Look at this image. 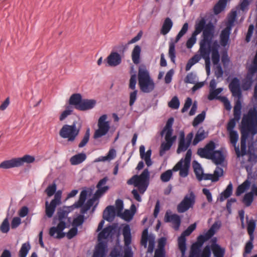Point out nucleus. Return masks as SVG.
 <instances>
[{
    "label": "nucleus",
    "instance_id": "obj_1",
    "mask_svg": "<svg viewBox=\"0 0 257 257\" xmlns=\"http://www.w3.org/2000/svg\"><path fill=\"white\" fill-rule=\"evenodd\" d=\"M229 88L232 96L237 98L233 108L234 118L230 119L227 125V131L231 132L234 131L233 129L235 126L236 122L240 119L241 114L242 92L239 79L236 77L233 78L229 84Z\"/></svg>",
    "mask_w": 257,
    "mask_h": 257
},
{
    "label": "nucleus",
    "instance_id": "obj_2",
    "mask_svg": "<svg viewBox=\"0 0 257 257\" xmlns=\"http://www.w3.org/2000/svg\"><path fill=\"white\" fill-rule=\"evenodd\" d=\"M74 208L73 206H66L59 208L57 212L56 216L53 218V224H55L57 221L59 222L56 226L50 228L49 234L50 236L57 239H61L65 236V233L63 231L66 227L65 220L70 221V218L68 217V214Z\"/></svg>",
    "mask_w": 257,
    "mask_h": 257
},
{
    "label": "nucleus",
    "instance_id": "obj_3",
    "mask_svg": "<svg viewBox=\"0 0 257 257\" xmlns=\"http://www.w3.org/2000/svg\"><path fill=\"white\" fill-rule=\"evenodd\" d=\"M210 29L212 33V36H214L215 26L213 24L209 22L206 24V21L204 18H202L200 20L197 21L195 25V30L193 32L191 37L187 40L186 42V47L187 48H191L196 41V36L199 34L201 32L202 33V38L204 39V33L208 29Z\"/></svg>",
    "mask_w": 257,
    "mask_h": 257
},
{
    "label": "nucleus",
    "instance_id": "obj_4",
    "mask_svg": "<svg viewBox=\"0 0 257 257\" xmlns=\"http://www.w3.org/2000/svg\"><path fill=\"white\" fill-rule=\"evenodd\" d=\"M138 76V84L141 91L149 93L154 90L155 84L149 71L145 67L139 68Z\"/></svg>",
    "mask_w": 257,
    "mask_h": 257
},
{
    "label": "nucleus",
    "instance_id": "obj_5",
    "mask_svg": "<svg viewBox=\"0 0 257 257\" xmlns=\"http://www.w3.org/2000/svg\"><path fill=\"white\" fill-rule=\"evenodd\" d=\"M211 30L209 28L204 33V39H201L199 42V46L201 47V45L203 42H204V39L208 41V43L206 44L205 48L207 49L210 50V54L211 53V59L214 65L220 64V55L218 51L219 45L217 44V41H214L212 44V40L214 38V36H212V33L211 32Z\"/></svg>",
    "mask_w": 257,
    "mask_h": 257
},
{
    "label": "nucleus",
    "instance_id": "obj_6",
    "mask_svg": "<svg viewBox=\"0 0 257 257\" xmlns=\"http://www.w3.org/2000/svg\"><path fill=\"white\" fill-rule=\"evenodd\" d=\"M150 172L148 169H145L140 175H134L127 181V184L133 185L137 187L140 193L144 194L149 185Z\"/></svg>",
    "mask_w": 257,
    "mask_h": 257
},
{
    "label": "nucleus",
    "instance_id": "obj_7",
    "mask_svg": "<svg viewBox=\"0 0 257 257\" xmlns=\"http://www.w3.org/2000/svg\"><path fill=\"white\" fill-rule=\"evenodd\" d=\"M80 127H76V121H73L71 125L64 124L59 131L60 136L67 139L68 142H73L79 134Z\"/></svg>",
    "mask_w": 257,
    "mask_h": 257
},
{
    "label": "nucleus",
    "instance_id": "obj_8",
    "mask_svg": "<svg viewBox=\"0 0 257 257\" xmlns=\"http://www.w3.org/2000/svg\"><path fill=\"white\" fill-rule=\"evenodd\" d=\"M192 151L188 149L185 155L184 160L181 159L173 167L172 170L174 172L180 171L179 175L181 177H187L189 173V168L191 160Z\"/></svg>",
    "mask_w": 257,
    "mask_h": 257
},
{
    "label": "nucleus",
    "instance_id": "obj_9",
    "mask_svg": "<svg viewBox=\"0 0 257 257\" xmlns=\"http://www.w3.org/2000/svg\"><path fill=\"white\" fill-rule=\"evenodd\" d=\"M107 115H102L98 120V128L94 133L93 138L95 140L99 139L105 136L109 131V122L106 121Z\"/></svg>",
    "mask_w": 257,
    "mask_h": 257
},
{
    "label": "nucleus",
    "instance_id": "obj_10",
    "mask_svg": "<svg viewBox=\"0 0 257 257\" xmlns=\"http://www.w3.org/2000/svg\"><path fill=\"white\" fill-rule=\"evenodd\" d=\"M196 196L194 193L191 190L189 194H186L183 200L177 205V209L179 213H184L192 208L195 203Z\"/></svg>",
    "mask_w": 257,
    "mask_h": 257
},
{
    "label": "nucleus",
    "instance_id": "obj_11",
    "mask_svg": "<svg viewBox=\"0 0 257 257\" xmlns=\"http://www.w3.org/2000/svg\"><path fill=\"white\" fill-rule=\"evenodd\" d=\"M215 143L211 141L203 148H199L197 153L202 158L210 159L213 157L212 155L215 151Z\"/></svg>",
    "mask_w": 257,
    "mask_h": 257
},
{
    "label": "nucleus",
    "instance_id": "obj_12",
    "mask_svg": "<svg viewBox=\"0 0 257 257\" xmlns=\"http://www.w3.org/2000/svg\"><path fill=\"white\" fill-rule=\"evenodd\" d=\"M204 42H203L199 47V52H200L202 58L204 59L205 63V69L207 75H209L210 72V50L207 49L205 48V45L208 43L207 40L204 39Z\"/></svg>",
    "mask_w": 257,
    "mask_h": 257
},
{
    "label": "nucleus",
    "instance_id": "obj_13",
    "mask_svg": "<svg viewBox=\"0 0 257 257\" xmlns=\"http://www.w3.org/2000/svg\"><path fill=\"white\" fill-rule=\"evenodd\" d=\"M176 139V136H175L165 135V142H163L160 148L159 155L160 156H163L166 151H169L171 149Z\"/></svg>",
    "mask_w": 257,
    "mask_h": 257
},
{
    "label": "nucleus",
    "instance_id": "obj_14",
    "mask_svg": "<svg viewBox=\"0 0 257 257\" xmlns=\"http://www.w3.org/2000/svg\"><path fill=\"white\" fill-rule=\"evenodd\" d=\"M164 220L166 222H172L173 227L175 230H178L180 227L181 220L180 217L176 214L169 215L167 212L165 215Z\"/></svg>",
    "mask_w": 257,
    "mask_h": 257
},
{
    "label": "nucleus",
    "instance_id": "obj_15",
    "mask_svg": "<svg viewBox=\"0 0 257 257\" xmlns=\"http://www.w3.org/2000/svg\"><path fill=\"white\" fill-rule=\"evenodd\" d=\"M108 178L107 177H105L103 179L99 180L96 185L97 190L96 191L94 194L95 198L100 197L109 189V187L107 186L102 187L103 185L106 184Z\"/></svg>",
    "mask_w": 257,
    "mask_h": 257
},
{
    "label": "nucleus",
    "instance_id": "obj_16",
    "mask_svg": "<svg viewBox=\"0 0 257 257\" xmlns=\"http://www.w3.org/2000/svg\"><path fill=\"white\" fill-rule=\"evenodd\" d=\"M230 142L234 148V150L237 158L241 156V151H240L239 146H236L238 140V135L236 131L228 132Z\"/></svg>",
    "mask_w": 257,
    "mask_h": 257
},
{
    "label": "nucleus",
    "instance_id": "obj_17",
    "mask_svg": "<svg viewBox=\"0 0 257 257\" xmlns=\"http://www.w3.org/2000/svg\"><path fill=\"white\" fill-rule=\"evenodd\" d=\"M121 62L120 55L117 52H111L107 58V63L109 66L115 67Z\"/></svg>",
    "mask_w": 257,
    "mask_h": 257
},
{
    "label": "nucleus",
    "instance_id": "obj_18",
    "mask_svg": "<svg viewBox=\"0 0 257 257\" xmlns=\"http://www.w3.org/2000/svg\"><path fill=\"white\" fill-rule=\"evenodd\" d=\"M140 157L142 159L145 160L146 165L150 167L152 165V161L151 159V155H152V150L151 149L148 150L145 153V147L144 145H141L140 147Z\"/></svg>",
    "mask_w": 257,
    "mask_h": 257
},
{
    "label": "nucleus",
    "instance_id": "obj_19",
    "mask_svg": "<svg viewBox=\"0 0 257 257\" xmlns=\"http://www.w3.org/2000/svg\"><path fill=\"white\" fill-rule=\"evenodd\" d=\"M96 104L95 99H83L81 104L79 106V110L86 111L92 109Z\"/></svg>",
    "mask_w": 257,
    "mask_h": 257
},
{
    "label": "nucleus",
    "instance_id": "obj_20",
    "mask_svg": "<svg viewBox=\"0 0 257 257\" xmlns=\"http://www.w3.org/2000/svg\"><path fill=\"white\" fill-rule=\"evenodd\" d=\"M231 26H227L221 32L220 35V43L221 46L225 47L228 44L231 31Z\"/></svg>",
    "mask_w": 257,
    "mask_h": 257
},
{
    "label": "nucleus",
    "instance_id": "obj_21",
    "mask_svg": "<svg viewBox=\"0 0 257 257\" xmlns=\"http://www.w3.org/2000/svg\"><path fill=\"white\" fill-rule=\"evenodd\" d=\"M114 228L112 225H109L105 227L98 234V239H106L109 237H112L113 234Z\"/></svg>",
    "mask_w": 257,
    "mask_h": 257
},
{
    "label": "nucleus",
    "instance_id": "obj_22",
    "mask_svg": "<svg viewBox=\"0 0 257 257\" xmlns=\"http://www.w3.org/2000/svg\"><path fill=\"white\" fill-rule=\"evenodd\" d=\"M212 240L213 242L211 244V248L214 255L215 257H223L224 250L221 248V247L216 243V238L212 239Z\"/></svg>",
    "mask_w": 257,
    "mask_h": 257
},
{
    "label": "nucleus",
    "instance_id": "obj_23",
    "mask_svg": "<svg viewBox=\"0 0 257 257\" xmlns=\"http://www.w3.org/2000/svg\"><path fill=\"white\" fill-rule=\"evenodd\" d=\"M174 122V118L173 117H170L169 118L166 124L164 127V128L161 131L160 135L162 137L165 133V135H168V136H172L173 130L172 128L173 124Z\"/></svg>",
    "mask_w": 257,
    "mask_h": 257
},
{
    "label": "nucleus",
    "instance_id": "obj_24",
    "mask_svg": "<svg viewBox=\"0 0 257 257\" xmlns=\"http://www.w3.org/2000/svg\"><path fill=\"white\" fill-rule=\"evenodd\" d=\"M106 244L103 242H99L95 248L92 257H104L105 254Z\"/></svg>",
    "mask_w": 257,
    "mask_h": 257
},
{
    "label": "nucleus",
    "instance_id": "obj_25",
    "mask_svg": "<svg viewBox=\"0 0 257 257\" xmlns=\"http://www.w3.org/2000/svg\"><path fill=\"white\" fill-rule=\"evenodd\" d=\"M17 158H13L11 160H6L0 164V168L9 169L15 167H19Z\"/></svg>",
    "mask_w": 257,
    "mask_h": 257
},
{
    "label": "nucleus",
    "instance_id": "obj_26",
    "mask_svg": "<svg viewBox=\"0 0 257 257\" xmlns=\"http://www.w3.org/2000/svg\"><path fill=\"white\" fill-rule=\"evenodd\" d=\"M82 99L80 93H74L70 96L69 103L70 105H74L75 108L78 110L79 106L81 104Z\"/></svg>",
    "mask_w": 257,
    "mask_h": 257
},
{
    "label": "nucleus",
    "instance_id": "obj_27",
    "mask_svg": "<svg viewBox=\"0 0 257 257\" xmlns=\"http://www.w3.org/2000/svg\"><path fill=\"white\" fill-rule=\"evenodd\" d=\"M173 25V23L171 19L170 18H166L160 30L161 34L163 35H167L172 29Z\"/></svg>",
    "mask_w": 257,
    "mask_h": 257
},
{
    "label": "nucleus",
    "instance_id": "obj_28",
    "mask_svg": "<svg viewBox=\"0 0 257 257\" xmlns=\"http://www.w3.org/2000/svg\"><path fill=\"white\" fill-rule=\"evenodd\" d=\"M86 159V155L84 153H79L73 156L70 159L72 165H77L81 164Z\"/></svg>",
    "mask_w": 257,
    "mask_h": 257
},
{
    "label": "nucleus",
    "instance_id": "obj_29",
    "mask_svg": "<svg viewBox=\"0 0 257 257\" xmlns=\"http://www.w3.org/2000/svg\"><path fill=\"white\" fill-rule=\"evenodd\" d=\"M207 136L208 134L205 132L202 127L199 128L195 135V138L192 142V145L193 146H196L200 142L204 140Z\"/></svg>",
    "mask_w": 257,
    "mask_h": 257
},
{
    "label": "nucleus",
    "instance_id": "obj_30",
    "mask_svg": "<svg viewBox=\"0 0 257 257\" xmlns=\"http://www.w3.org/2000/svg\"><path fill=\"white\" fill-rule=\"evenodd\" d=\"M115 213V209L113 206L109 205L106 207L103 211V218L108 221L111 220L114 216Z\"/></svg>",
    "mask_w": 257,
    "mask_h": 257
},
{
    "label": "nucleus",
    "instance_id": "obj_31",
    "mask_svg": "<svg viewBox=\"0 0 257 257\" xmlns=\"http://www.w3.org/2000/svg\"><path fill=\"white\" fill-rule=\"evenodd\" d=\"M122 234L124 237V242L125 245H128L131 244L132 241V236L131 233V228L130 225L126 224L122 229Z\"/></svg>",
    "mask_w": 257,
    "mask_h": 257
},
{
    "label": "nucleus",
    "instance_id": "obj_32",
    "mask_svg": "<svg viewBox=\"0 0 257 257\" xmlns=\"http://www.w3.org/2000/svg\"><path fill=\"white\" fill-rule=\"evenodd\" d=\"M141 52V48L139 45H136L132 51V61L135 64H138L140 62V56Z\"/></svg>",
    "mask_w": 257,
    "mask_h": 257
},
{
    "label": "nucleus",
    "instance_id": "obj_33",
    "mask_svg": "<svg viewBox=\"0 0 257 257\" xmlns=\"http://www.w3.org/2000/svg\"><path fill=\"white\" fill-rule=\"evenodd\" d=\"M194 171L196 178L199 181L202 180V175H203V171L201 165L196 161H194L192 163Z\"/></svg>",
    "mask_w": 257,
    "mask_h": 257
},
{
    "label": "nucleus",
    "instance_id": "obj_34",
    "mask_svg": "<svg viewBox=\"0 0 257 257\" xmlns=\"http://www.w3.org/2000/svg\"><path fill=\"white\" fill-rule=\"evenodd\" d=\"M213 157L210 159L213 160L216 165L221 164L224 160L223 152L221 150H216L214 152Z\"/></svg>",
    "mask_w": 257,
    "mask_h": 257
},
{
    "label": "nucleus",
    "instance_id": "obj_35",
    "mask_svg": "<svg viewBox=\"0 0 257 257\" xmlns=\"http://www.w3.org/2000/svg\"><path fill=\"white\" fill-rule=\"evenodd\" d=\"M57 205L48 201L45 202V214L48 218H51L55 211Z\"/></svg>",
    "mask_w": 257,
    "mask_h": 257
},
{
    "label": "nucleus",
    "instance_id": "obj_36",
    "mask_svg": "<svg viewBox=\"0 0 257 257\" xmlns=\"http://www.w3.org/2000/svg\"><path fill=\"white\" fill-rule=\"evenodd\" d=\"M233 186L231 182H230L226 189L220 194L219 201H223L229 197L232 193Z\"/></svg>",
    "mask_w": 257,
    "mask_h": 257
},
{
    "label": "nucleus",
    "instance_id": "obj_37",
    "mask_svg": "<svg viewBox=\"0 0 257 257\" xmlns=\"http://www.w3.org/2000/svg\"><path fill=\"white\" fill-rule=\"evenodd\" d=\"M250 183L248 180H246L241 185H239L235 192V195L237 196H240L247 190L250 186Z\"/></svg>",
    "mask_w": 257,
    "mask_h": 257
},
{
    "label": "nucleus",
    "instance_id": "obj_38",
    "mask_svg": "<svg viewBox=\"0 0 257 257\" xmlns=\"http://www.w3.org/2000/svg\"><path fill=\"white\" fill-rule=\"evenodd\" d=\"M87 195V192L86 190H83L81 192L79 200L76 202L72 206L74 208H79L82 206L86 200Z\"/></svg>",
    "mask_w": 257,
    "mask_h": 257
},
{
    "label": "nucleus",
    "instance_id": "obj_39",
    "mask_svg": "<svg viewBox=\"0 0 257 257\" xmlns=\"http://www.w3.org/2000/svg\"><path fill=\"white\" fill-rule=\"evenodd\" d=\"M248 135H244L243 133L241 134V140H240V147L241 156H244L246 154V140L248 137Z\"/></svg>",
    "mask_w": 257,
    "mask_h": 257
},
{
    "label": "nucleus",
    "instance_id": "obj_40",
    "mask_svg": "<svg viewBox=\"0 0 257 257\" xmlns=\"http://www.w3.org/2000/svg\"><path fill=\"white\" fill-rule=\"evenodd\" d=\"M30 249L31 245L29 242L22 244L19 252V257H26Z\"/></svg>",
    "mask_w": 257,
    "mask_h": 257
},
{
    "label": "nucleus",
    "instance_id": "obj_41",
    "mask_svg": "<svg viewBox=\"0 0 257 257\" xmlns=\"http://www.w3.org/2000/svg\"><path fill=\"white\" fill-rule=\"evenodd\" d=\"M19 166H22L25 162L31 163L34 162L35 158L33 156L26 155L22 158H17Z\"/></svg>",
    "mask_w": 257,
    "mask_h": 257
},
{
    "label": "nucleus",
    "instance_id": "obj_42",
    "mask_svg": "<svg viewBox=\"0 0 257 257\" xmlns=\"http://www.w3.org/2000/svg\"><path fill=\"white\" fill-rule=\"evenodd\" d=\"M255 226V222L253 219H251L247 222V230L250 237V239L251 240L253 239V232Z\"/></svg>",
    "mask_w": 257,
    "mask_h": 257
},
{
    "label": "nucleus",
    "instance_id": "obj_43",
    "mask_svg": "<svg viewBox=\"0 0 257 257\" xmlns=\"http://www.w3.org/2000/svg\"><path fill=\"white\" fill-rule=\"evenodd\" d=\"M253 201V192H252L246 193L242 200V202L246 207L249 206L251 204Z\"/></svg>",
    "mask_w": 257,
    "mask_h": 257
},
{
    "label": "nucleus",
    "instance_id": "obj_44",
    "mask_svg": "<svg viewBox=\"0 0 257 257\" xmlns=\"http://www.w3.org/2000/svg\"><path fill=\"white\" fill-rule=\"evenodd\" d=\"M178 247L182 254H184L186 249V239L184 236L180 235L178 239Z\"/></svg>",
    "mask_w": 257,
    "mask_h": 257
},
{
    "label": "nucleus",
    "instance_id": "obj_45",
    "mask_svg": "<svg viewBox=\"0 0 257 257\" xmlns=\"http://www.w3.org/2000/svg\"><path fill=\"white\" fill-rule=\"evenodd\" d=\"M176 42H171L169 44V56L171 61L175 63L176 58L175 43Z\"/></svg>",
    "mask_w": 257,
    "mask_h": 257
},
{
    "label": "nucleus",
    "instance_id": "obj_46",
    "mask_svg": "<svg viewBox=\"0 0 257 257\" xmlns=\"http://www.w3.org/2000/svg\"><path fill=\"white\" fill-rule=\"evenodd\" d=\"M95 201V198L90 199L87 200L86 203L83 206H82L80 212L82 214L84 215L89 210L91 207L93 205Z\"/></svg>",
    "mask_w": 257,
    "mask_h": 257
},
{
    "label": "nucleus",
    "instance_id": "obj_47",
    "mask_svg": "<svg viewBox=\"0 0 257 257\" xmlns=\"http://www.w3.org/2000/svg\"><path fill=\"white\" fill-rule=\"evenodd\" d=\"M205 111H203L202 112L198 114L194 119L192 125L195 127L197 126L199 123L203 122L205 118Z\"/></svg>",
    "mask_w": 257,
    "mask_h": 257
},
{
    "label": "nucleus",
    "instance_id": "obj_48",
    "mask_svg": "<svg viewBox=\"0 0 257 257\" xmlns=\"http://www.w3.org/2000/svg\"><path fill=\"white\" fill-rule=\"evenodd\" d=\"M90 138V128H88L86 131L83 139L78 144V147L80 148H83L88 143Z\"/></svg>",
    "mask_w": 257,
    "mask_h": 257
},
{
    "label": "nucleus",
    "instance_id": "obj_49",
    "mask_svg": "<svg viewBox=\"0 0 257 257\" xmlns=\"http://www.w3.org/2000/svg\"><path fill=\"white\" fill-rule=\"evenodd\" d=\"M190 144L186 142L185 141H179L178 147L177 149V154H180L182 152H185L187 150L189 147L190 146Z\"/></svg>",
    "mask_w": 257,
    "mask_h": 257
},
{
    "label": "nucleus",
    "instance_id": "obj_50",
    "mask_svg": "<svg viewBox=\"0 0 257 257\" xmlns=\"http://www.w3.org/2000/svg\"><path fill=\"white\" fill-rule=\"evenodd\" d=\"M135 214V212L131 211L129 210H125L123 213L117 214L118 216H121L122 218L126 221L131 220Z\"/></svg>",
    "mask_w": 257,
    "mask_h": 257
},
{
    "label": "nucleus",
    "instance_id": "obj_51",
    "mask_svg": "<svg viewBox=\"0 0 257 257\" xmlns=\"http://www.w3.org/2000/svg\"><path fill=\"white\" fill-rule=\"evenodd\" d=\"M223 88H218L217 89H212V90H211L208 95V99L210 100H213L215 98L218 99L219 97H217V95L220 94Z\"/></svg>",
    "mask_w": 257,
    "mask_h": 257
},
{
    "label": "nucleus",
    "instance_id": "obj_52",
    "mask_svg": "<svg viewBox=\"0 0 257 257\" xmlns=\"http://www.w3.org/2000/svg\"><path fill=\"white\" fill-rule=\"evenodd\" d=\"M172 171V170H168L163 173L160 176L161 181L163 182H168L173 176Z\"/></svg>",
    "mask_w": 257,
    "mask_h": 257
},
{
    "label": "nucleus",
    "instance_id": "obj_53",
    "mask_svg": "<svg viewBox=\"0 0 257 257\" xmlns=\"http://www.w3.org/2000/svg\"><path fill=\"white\" fill-rule=\"evenodd\" d=\"M73 111V107L71 106L68 105L66 107V109L63 111L59 117L60 121L64 120L68 115H70Z\"/></svg>",
    "mask_w": 257,
    "mask_h": 257
},
{
    "label": "nucleus",
    "instance_id": "obj_54",
    "mask_svg": "<svg viewBox=\"0 0 257 257\" xmlns=\"http://www.w3.org/2000/svg\"><path fill=\"white\" fill-rule=\"evenodd\" d=\"M223 169L220 167H217L212 174V182H217L219 180V177L223 175Z\"/></svg>",
    "mask_w": 257,
    "mask_h": 257
},
{
    "label": "nucleus",
    "instance_id": "obj_55",
    "mask_svg": "<svg viewBox=\"0 0 257 257\" xmlns=\"http://www.w3.org/2000/svg\"><path fill=\"white\" fill-rule=\"evenodd\" d=\"M188 29V24L187 23H185L183 25L177 35L175 39V42L177 43L187 32Z\"/></svg>",
    "mask_w": 257,
    "mask_h": 257
},
{
    "label": "nucleus",
    "instance_id": "obj_56",
    "mask_svg": "<svg viewBox=\"0 0 257 257\" xmlns=\"http://www.w3.org/2000/svg\"><path fill=\"white\" fill-rule=\"evenodd\" d=\"M85 220L84 215H79L76 218L73 219L72 225L77 228L78 226L81 225Z\"/></svg>",
    "mask_w": 257,
    "mask_h": 257
},
{
    "label": "nucleus",
    "instance_id": "obj_57",
    "mask_svg": "<svg viewBox=\"0 0 257 257\" xmlns=\"http://www.w3.org/2000/svg\"><path fill=\"white\" fill-rule=\"evenodd\" d=\"M184 82L186 83L195 84L196 82V74L193 72L189 73L185 78Z\"/></svg>",
    "mask_w": 257,
    "mask_h": 257
},
{
    "label": "nucleus",
    "instance_id": "obj_58",
    "mask_svg": "<svg viewBox=\"0 0 257 257\" xmlns=\"http://www.w3.org/2000/svg\"><path fill=\"white\" fill-rule=\"evenodd\" d=\"M0 230L2 232L6 233L10 230V223L8 218H6L0 226Z\"/></svg>",
    "mask_w": 257,
    "mask_h": 257
},
{
    "label": "nucleus",
    "instance_id": "obj_59",
    "mask_svg": "<svg viewBox=\"0 0 257 257\" xmlns=\"http://www.w3.org/2000/svg\"><path fill=\"white\" fill-rule=\"evenodd\" d=\"M227 0H219L214 7V11L216 14L219 13L226 6Z\"/></svg>",
    "mask_w": 257,
    "mask_h": 257
},
{
    "label": "nucleus",
    "instance_id": "obj_60",
    "mask_svg": "<svg viewBox=\"0 0 257 257\" xmlns=\"http://www.w3.org/2000/svg\"><path fill=\"white\" fill-rule=\"evenodd\" d=\"M148 240V228H145L142 234L141 243L142 245H143L145 248L147 246V243Z\"/></svg>",
    "mask_w": 257,
    "mask_h": 257
},
{
    "label": "nucleus",
    "instance_id": "obj_61",
    "mask_svg": "<svg viewBox=\"0 0 257 257\" xmlns=\"http://www.w3.org/2000/svg\"><path fill=\"white\" fill-rule=\"evenodd\" d=\"M180 105V101L177 96L172 98L171 101L168 103V106L173 109H178Z\"/></svg>",
    "mask_w": 257,
    "mask_h": 257
},
{
    "label": "nucleus",
    "instance_id": "obj_62",
    "mask_svg": "<svg viewBox=\"0 0 257 257\" xmlns=\"http://www.w3.org/2000/svg\"><path fill=\"white\" fill-rule=\"evenodd\" d=\"M216 225L217 224L216 223H214L211 226V227L208 230V231L204 234H203V235L207 240L211 238L215 234V228L216 226Z\"/></svg>",
    "mask_w": 257,
    "mask_h": 257
},
{
    "label": "nucleus",
    "instance_id": "obj_63",
    "mask_svg": "<svg viewBox=\"0 0 257 257\" xmlns=\"http://www.w3.org/2000/svg\"><path fill=\"white\" fill-rule=\"evenodd\" d=\"M56 184H55V183H53L52 185H50L48 186V187L45 190V192L49 197H51L53 195H54V194L56 191Z\"/></svg>",
    "mask_w": 257,
    "mask_h": 257
},
{
    "label": "nucleus",
    "instance_id": "obj_64",
    "mask_svg": "<svg viewBox=\"0 0 257 257\" xmlns=\"http://www.w3.org/2000/svg\"><path fill=\"white\" fill-rule=\"evenodd\" d=\"M198 243L195 242L193 243L191 248V255L192 256L197 255L200 251V248L201 247Z\"/></svg>",
    "mask_w": 257,
    "mask_h": 257
}]
</instances>
